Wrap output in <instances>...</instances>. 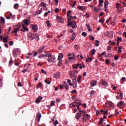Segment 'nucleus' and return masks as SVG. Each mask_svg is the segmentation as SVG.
<instances>
[{"instance_id":"obj_1","label":"nucleus","mask_w":126,"mask_h":126,"mask_svg":"<svg viewBox=\"0 0 126 126\" xmlns=\"http://www.w3.org/2000/svg\"><path fill=\"white\" fill-rule=\"evenodd\" d=\"M69 74L70 76V78L72 79V82L74 84H77V83L76 82V77H77V76L75 75V73H72L71 71H69Z\"/></svg>"},{"instance_id":"obj_2","label":"nucleus","mask_w":126,"mask_h":126,"mask_svg":"<svg viewBox=\"0 0 126 126\" xmlns=\"http://www.w3.org/2000/svg\"><path fill=\"white\" fill-rule=\"evenodd\" d=\"M83 114L84 115L86 114L85 111L80 110L79 112L76 113V114L75 118L76 120H80V118L83 116Z\"/></svg>"},{"instance_id":"obj_3","label":"nucleus","mask_w":126,"mask_h":126,"mask_svg":"<svg viewBox=\"0 0 126 126\" xmlns=\"http://www.w3.org/2000/svg\"><path fill=\"white\" fill-rule=\"evenodd\" d=\"M67 26H68L69 27H70L71 26L72 29L77 28V25H76V23L74 21H73L72 22H68Z\"/></svg>"},{"instance_id":"obj_4","label":"nucleus","mask_w":126,"mask_h":126,"mask_svg":"<svg viewBox=\"0 0 126 126\" xmlns=\"http://www.w3.org/2000/svg\"><path fill=\"white\" fill-rule=\"evenodd\" d=\"M21 53V51H20V49L17 48L14 50L12 51V55L13 57L14 58H17V56L19 55Z\"/></svg>"},{"instance_id":"obj_5","label":"nucleus","mask_w":126,"mask_h":126,"mask_svg":"<svg viewBox=\"0 0 126 126\" xmlns=\"http://www.w3.org/2000/svg\"><path fill=\"white\" fill-rule=\"evenodd\" d=\"M37 33H32V32H30L29 36V39L30 40V41H33L35 38H36V36H37Z\"/></svg>"},{"instance_id":"obj_6","label":"nucleus","mask_w":126,"mask_h":126,"mask_svg":"<svg viewBox=\"0 0 126 126\" xmlns=\"http://www.w3.org/2000/svg\"><path fill=\"white\" fill-rule=\"evenodd\" d=\"M90 117V115L88 114H85L83 115V117L81 118V120H82V123H85L86 121H88L89 120V117Z\"/></svg>"},{"instance_id":"obj_7","label":"nucleus","mask_w":126,"mask_h":126,"mask_svg":"<svg viewBox=\"0 0 126 126\" xmlns=\"http://www.w3.org/2000/svg\"><path fill=\"white\" fill-rule=\"evenodd\" d=\"M47 60L48 63H53L56 60V57L55 56H53L52 54H50Z\"/></svg>"},{"instance_id":"obj_8","label":"nucleus","mask_w":126,"mask_h":126,"mask_svg":"<svg viewBox=\"0 0 126 126\" xmlns=\"http://www.w3.org/2000/svg\"><path fill=\"white\" fill-rule=\"evenodd\" d=\"M56 19L57 22H59V23H63V22H64V20L63 17L57 16Z\"/></svg>"},{"instance_id":"obj_9","label":"nucleus","mask_w":126,"mask_h":126,"mask_svg":"<svg viewBox=\"0 0 126 126\" xmlns=\"http://www.w3.org/2000/svg\"><path fill=\"white\" fill-rule=\"evenodd\" d=\"M22 27L23 29L21 30V31H22V32H28L29 31V29L26 28L24 24H23Z\"/></svg>"},{"instance_id":"obj_10","label":"nucleus","mask_w":126,"mask_h":126,"mask_svg":"<svg viewBox=\"0 0 126 126\" xmlns=\"http://www.w3.org/2000/svg\"><path fill=\"white\" fill-rule=\"evenodd\" d=\"M41 118H42V115H41V113H37L36 114V119L37 120L38 123L40 122L41 120Z\"/></svg>"},{"instance_id":"obj_11","label":"nucleus","mask_w":126,"mask_h":126,"mask_svg":"<svg viewBox=\"0 0 126 126\" xmlns=\"http://www.w3.org/2000/svg\"><path fill=\"white\" fill-rule=\"evenodd\" d=\"M61 76V73L60 72H56L55 74L53 75V77L54 78H57L58 79L59 77Z\"/></svg>"},{"instance_id":"obj_12","label":"nucleus","mask_w":126,"mask_h":126,"mask_svg":"<svg viewBox=\"0 0 126 126\" xmlns=\"http://www.w3.org/2000/svg\"><path fill=\"white\" fill-rule=\"evenodd\" d=\"M100 83L103 86H108V82H107L106 81L104 80L103 79H102L100 80Z\"/></svg>"},{"instance_id":"obj_13","label":"nucleus","mask_w":126,"mask_h":126,"mask_svg":"<svg viewBox=\"0 0 126 126\" xmlns=\"http://www.w3.org/2000/svg\"><path fill=\"white\" fill-rule=\"evenodd\" d=\"M91 86L92 87H94V86H96L97 85V81L92 80L90 82Z\"/></svg>"},{"instance_id":"obj_14","label":"nucleus","mask_w":126,"mask_h":126,"mask_svg":"<svg viewBox=\"0 0 126 126\" xmlns=\"http://www.w3.org/2000/svg\"><path fill=\"white\" fill-rule=\"evenodd\" d=\"M42 99H43V97H42V96L38 97L36 98V99L35 100V103H36V104H39V103H40V102L41 101V100H42Z\"/></svg>"},{"instance_id":"obj_15","label":"nucleus","mask_w":126,"mask_h":126,"mask_svg":"<svg viewBox=\"0 0 126 126\" xmlns=\"http://www.w3.org/2000/svg\"><path fill=\"white\" fill-rule=\"evenodd\" d=\"M32 30H33L34 32H36V31L38 30V26H37L36 25L34 26L33 25H32Z\"/></svg>"},{"instance_id":"obj_16","label":"nucleus","mask_w":126,"mask_h":126,"mask_svg":"<svg viewBox=\"0 0 126 126\" xmlns=\"http://www.w3.org/2000/svg\"><path fill=\"white\" fill-rule=\"evenodd\" d=\"M57 61H58V63H57L58 66H62V65H63V60L57 59Z\"/></svg>"},{"instance_id":"obj_17","label":"nucleus","mask_w":126,"mask_h":126,"mask_svg":"<svg viewBox=\"0 0 126 126\" xmlns=\"http://www.w3.org/2000/svg\"><path fill=\"white\" fill-rule=\"evenodd\" d=\"M63 85H64V87H65V89H66V90H68V89H69L68 84H67L66 82H63Z\"/></svg>"},{"instance_id":"obj_18","label":"nucleus","mask_w":126,"mask_h":126,"mask_svg":"<svg viewBox=\"0 0 126 126\" xmlns=\"http://www.w3.org/2000/svg\"><path fill=\"white\" fill-rule=\"evenodd\" d=\"M63 59V53H59L58 60H62Z\"/></svg>"},{"instance_id":"obj_19","label":"nucleus","mask_w":126,"mask_h":126,"mask_svg":"<svg viewBox=\"0 0 126 126\" xmlns=\"http://www.w3.org/2000/svg\"><path fill=\"white\" fill-rule=\"evenodd\" d=\"M80 64L79 63H77V64H74L72 65V67L74 69H77L78 67H79Z\"/></svg>"},{"instance_id":"obj_20","label":"nucleus","mask_w":126,"mask_h":126,"mask_svg":"<svg viewBox=\"0 0 126 126\" xmlns=\"http://www.w3.org/2000/svg\"><path fill=\"white\" fill-rule=\"evenodd\" d=\"M124 104H125V102H124L123 101H121L118 103L117 106L118 107H121L122 106H124Z\"/></svg>"},{"instance_id":"obj_21","label":"nucleus","mask_w":126,"mask_h":126,"mask_svg":"<svg viewBox=\"0 0 126 126\" xmlns=\"http://www.w3.org/2000/svg\"><path fill=\"white\" fill-rule=\"evenodd\" d=\"M45 49V46H43L42 47H40L39 49L37 50L38 53H42L43 50Z\"/></svg>"},{"instance_id":"obj_22","label":"nucleus","mask_w":126,"mask_h":126,"mask_svg":"<svg viewBox=\"0 0 126 126\" xmlns=\"http://www.w3.org/2000/svg\"><path fill=\"white\" fill-rule=\"evenodd\" d=\"M76 37V35H75V33L73 32L72 34V37L70 38L72 41H74V39Z\"/></svg>"},{"instance_id":"obj_23","label":"nucleus","mask_w":126,"mask_h":126,"mask_svg":"<svg viewBox=\"0 0 126 126\" xmlns=\"http://www.w3.org/2000/svg\"><path fill=\"white\" fill-rule=\"evenodd\" d=\"M8 39V37L7 36H4L3 37V40L2 42L3 43H7V40Z\"/></svg>"},{"instance_id":"obj_24","label":"nucleus","mask_w":126,"mask_h":126,"mask_svg":"<svg viewBox=\"0 0 126 126\" xmlns=\"http://www.w3.org/2000/svg\"><path fill=\"white\" fill-rule=\"evenodd\" d=\"M86 27H87L88 31H89V32H92V29H91V27H90V25L87 24Z\"/></svg>"},{"instance_id":"obj_25","label":"nucleus","mask_w":126,"mask_h":126,"mask_svg":"<svg viewBox=\"0 0 126 126\" xmlns=\"http://www.w3.org/2000/svg\"><path fill=\"white\" fill-rule=\"evenodd\" d=\"M0 23L2 24H4L5 22V20L4 19V18H3V17H1L0 19Z\"/></svg>"},{"instance_id":"obj_26","label":"nucleus","mask_w":126,"mask_h":126,"mask_svg":"<svg viewBox=\"0 0 126 126\" xmlns=\"http://www.w3.org/2000/svg\"><path fill=\"white\" fill-rule=\"evenodd\" d=\"M23 22L24 25H28V23H29V21L28 20H24Z\"/></svg>"},{"instance_id":"obj_27","label":"nucleus","mask_w":126,"mask_h":126,"mask_svg":"<svg viewBox=\"0 0 126 126\" xmlns=\"http://www.w3.org/2000/svg\"><path fill=\"white\" fill-rule=\"evenodd\" d=\"M120 42H123V38L122 37H118L117 39V43H120Z\"/></svg>"},{"instance_id":"obj_28","label":"nucleus","mask_w":126,"mask_h":126,"mask_svg":"<svg viewBox=\"0 0 126 126\" xmlns=\"http://www.w3.org/2000/svg\"><path fill=\"white\" fill-rule=\"evenodd\" d=\"M90 95H91V96H93V95H95V94H96V91H94V90H92V91L90 92Z\"/></svg>"},{"instance_id":"obj_29","label":"nucleus","mask_w":126,"mask_h":126,"mask_svg":"<svg viewBox=\"0 0 126 126\" xmlns=\"http://www.w3.org/2000/svg\"><path fill=\"white\" fill-rule=\"evenodd\" d=\"M17 31L19 32V28L14 29V31H12V33L14 34V33H17Z\"/></svg>"},{"instance_id":"obj_30","label":"nucleus","mask_w":126,"mask_h":126,"mask_svg":"<svg viewBox=\"0 0 126 126\" xmlns=\"http://www.w3.org/2000/svg\"><path fill=\"white\" fill-rule=\"evenodd\" d=\"M68 18H67V21L68 22H71L70 21H71V20L73 19V17L70 16L68 17Z\"/></svg>"},{"instance_id":"obj_31","label":"nucleus","mask_w":126,"mask_h":126,"mask_svg":"<svg viewBox=\"0 0 126 126\" xmlns=\"http://www.w3.org/2000/svg\"><path fill=\"white\" fill-rule=\"evenodd\" d=\"M104 121V119L103 118H100V121L98 122V125H103V122Z\"/></svg>"},{"instance_id":"obj_32","label":"nucleus","mask_w":126,"mask_h":126,"mask_svg":"<svg viewBox=\"0 0 126 126\" xmlns=\"http://www.w3.org/2000/svg\"><path fill=\"white\" fill-rule=\"evenodd\" d=\"M121 4L120 3H116V8L118 10H120V6H121Z\"/></svg>"},{"instance_id":"obj_33","label":"nucleus","mask_w":126,"mask_h":126,"mask_svg":"<svg viewBox=\"0 0 126 126\" xmlns=\"http://www.w3.org/2000/svg\"><path fill=\"white\" fill-rule=\"evenodd\" d=\"M43 8H41V9L36 11V14H41L42 13V11H43Z\"/></svg>"},{"instance_id":"obj_34","label":"nucleus","mask_w":126,"mask_h":126,"mask_svg":"<svg viewBox=\"0 0 126 126\" xmlns=\"http://www.w3.org/2000/svg\"><path fill=\"white\" fill-rule=\"evenodd\" d=\"M32 54L33 56V57H36V56H37V55H38V52H37V51H32Z\"/></svg>"},{"instance_id":"obj_35","label":"nucleus","mask_w":126,"mask_h":126,"mask_svg":"<svg viewBox=\"0 0 126 126\" xmlns=\"http://www.w3.org/2000/svg\"><path fill=\"white\" fill-rule=\"evenodd\" d=\"M110 32H106L104 35V36H106V37H109V35H110Z\"/></svg>"},{"instance_id":"obj_36","label":"nucleus","mask_w":126,"mask_h":126,"mask_svg":"<svg viewBox=\"0 0 126 126\" xmlns=\"http://www.w3.org/2000/svg\"><path fill=\"white\" fill-rule=\"evenodd\" d=\"M95 53H96V50H95V49H93L91 50V55H95Z\"/></svg>"},{"instance_id":"obj_37","label":"nucleus","mask_w":126,"mask_h":126,"mask_svg":"<svg viewBox=\"0 0 126 126\" xmlns=\"http://www.w3.org/2000/svg\"><path fill=\"white\" fill-rule=\"evenodd\" d=\"M108 4H109V1L105 0L104 2V6L108 7Z\"/></svg>"},{"instance_id":"obj_38","label":"nucleus","mask_w":126,"mask_h":126,"mask_svg":"<svg viewBox=\"0 0 126 126\" xmlns=\"http://www.w3.org/2000/svg\"><path fill=\"white\" fill-rule=\"evenodd\" d=\"M44 82L47 83V84H51V81H48V79H46L44 81Z\"/></svg>"},{"instance_id":"obj_39","label":"nucleus","mask_w":126,"mask_h":126,"mask_svg":"<svg viewBox=\"0 0 126 126\" xmlns=\"http://www.w3.org/2000/svg\"><path fill=\"white\" fill-rule=\"evenodd\" d=\"M41 6H43V7H45V6H47V4H46V3L42 2L41 3Z\"/></svg>"},{"instance_id":"obj_40","label":"nucleus","mask_w":126,"mask_h":126,"mask_svg":"<svg viewBox=\"0 0 126 126\" xmlns=\"http://www.w3.org/2000/svg\"><path fill=\"white\" fill-rule=\"evenodd\" d=\"M82 78V77L81 76H79L78 78V79H77V82H78L79 83V82H80L81 81V79Z\"/></svg>"},{"instance_id":"obj_41","label":"nucleus","mask_w":126,"mask_h":126,"mask_svg":"<svg viewBox=\"0 0 126 126\" xmlns=\"http://www.w3.org/2000/svg\"><path fill=\"white\" fill-rule=\"evenodd\" d=\"M67 82H68L69 85H70V86H71V85H72V84H71V80H70V79H68L67 81Z\"/></svg>"},{"instance_id":"obj_42","label":"nucleus","mask_w":126,"mask_h":126,"mask_svg":"<svg viewBox=\"0 0 126 126\" xmlns=\"http://www.w3.org/2000/svg\"><path fill=\"white\" fill-rule=\"evenodd\" d=\"M89 37L91 39L92 41H94L95 40V38H94V37H93V35H89Z\"/></svg>"},{"instance_id":"obj_43","label":"nucleus","mask_w":126,"mask_h":126,"mask_svg":"<svg viewBox=\"0 0 126 126\" xmlns=\"http://www.w3.org/2000/svg\"><path fill=\"white\" fill-rule=\"evenodd\" d=\"M87 63H89V62H92V58H90L86 60Z\"/></svg>"},{"instance_id":"obj_44","label":"nucleus","mask_w":126,"mask_h":126,"mask_svg":"<svg viewBox=\"0 0 126 126\" xmlns=\"http://www.w3.org/2000/svg\"><path fill=\"white\" fill-rule=\"evenodd\" d=\"M104 21H105V20H104V19H102L101 20L100 19H99V21H98V22L99 23H102V24H104Z\"/></svg>"},{"instance_id":"obj_45","label":"nucleus","mask_w":126,"mask_h":126,"mask_svg":"<svg viewBox=\"0 0 126 126\" xmlns=\"http://www.w3.org/2000/svg\"><path fill=\"white\" fill-rule=\"evenodd\" d=\"M118 53H122V46L118 47Z\"/></svg>"},{"instance_id":"obj_46","label":"nucleus","mask_w":126,"mask_h":126,"mask_svg":"<svg viewBox=\"0 0 126 126\" xmlns=\"http://www.w3.org/2000/svg\"><path fill=\"white\" fill-rule=\"evenodd\" d=\"M82 35L83 36V37H86L87 36V33L86 32H83L82 33Z\"/></svg>"},{"instance_id":"obj_47","label":"nucleus","mask_w":126,"mask_h":126,"mask_svg":"<svg viewBox=\"0 0 126 126\" xmlns=\"http://www.w3.org/2000/svg\"><path fill=\"white\" fill-rule=\"evenodd\" d=\"M70 13H71V10H68L67 14V16H70Z\"/></svg>"},{"instance_id":"obj_48","label":"nucleus","mask_w":126,"mask_h":126,"mask_svg":"<svg viewBox=\"0 0 126 126\" xmlns=\"http://www.w3.org/2000/svg\"><path fill=\"white\" fill-rule=\"evenodd\" d=\"M19 4L17 3H16L14 4V8H15V9H17V6H18Z\"/></svg>"},{"instance_id":"obj_49","label":"nucleus","mask_w":126,"mask_h":126,"mask_svg":"<svg viewBox=\"0 0 126 126\" xmlns=\"http://www.w3.org/2000/svg\"><path fill=\"white\" fill-rule=\"evenodd\" d=\"M58 124H59V121L58 120H56L55 122H54V126H56Z\"/></svg>"},{"instance_id":"obj_50","label":"nucleus","mask_w":126,"mask_h":126,"mask_svg":"<svg viewBox=\"0 0 126 126\" xmlns=\"http://www.w3.org/2000/svg\"><path fill=\"white\" fill-rule=\"evenodd\" d=\"M42 86V83H39L38 85L36 86L37 88H39V87H41Z\"/></svg>"},{"instance_id":"obj_51","label":"nucleus","mask_w":126,"mask_h":126,"mask_svg":"<svg viewBox=\"0 0 126 126\" xmlns=\"http://www.w3.org/2000/svg\"><path fill=\"white\" fill-rule=\"evenodd\" d=\"M43 64H44V63H42V62H38L37 63V65H40V66L41 65H43Z\"/></svg>"},{"instance_id":"obj_52","label":"nucleus","mask_w":126,"mask_h":126,"mask_svg":"<svg viewBox=\"0 0 126 126\" xmlns=\"http://www.w3.org/2000/svg\"><path fill=\"white\" fill-rule=\"evenodd\" d=\"M103 10L105 11V12H108V7H104Z\"/></svg>"},{"instance_id":"obj_53","label":"nucleus","mask_w":126,"mask_h":126,"mask_svg":"<svg viewBox=\"0 0 126 126\" xmlns=\"http://www.w3.org/2000/svg\"><path fill=\"white\" fill-rule=\"evenodd\" d=\"M69 108H72V107H74V108H75V105H74V104H72L71 103L70 104H69Z\"/></svg>"},{"instance_id":"obj_54","label":"nucleus","mask_w":126,"mask_h":126,"mask_svg":"<svg viewBox=\"0 0 126 126\" xmlns=\"http://www.w3.org/2000/svg\"><path fill=\"white\" fill-rule=\"evenodd\" d=\"M12 63H13V61L11 59L9 62V64H12Z\"/></svg>"},{"instance_id":"obj_55","label":"nucleus","mask_w":126,"mask_h":126,"mask_svg":"<svg viewBox=\"0 0 126 126\" xmlns=\"http://www.w3.org/2000/svg\"><path fill=\"white\" fill-rule=\"evenodd\" d=\"M96 116H98V115H101V114H100V112L98 110H96Z\"/></svg>"},{"instance_id":"obj_56","label":"nucleus","mask_w":126,"mask_h":126,"mask_svg":"<svg viewBox=\"0 0 126 126\" xmlns=\"http://www.w3.org/2000/svg\"><path fill=\"white\" fill-rule=\"evenodd\" d=\"M46 24L48 26V27H50V21H49L48 20L46 21Z\"/></svg>"},{"instance_id":"obj_57","label":"nucleus","mask_w":126,"mask_h":126,"mask_svg":"<svg viewBox=\"0 0 126 126\" xmlns=\"http://www.w3.org/2000/svg\"><path fill=\"white\" fill-rule=\"evenodd\" d=\"M41 72H42V73H44V74H47V72L44 70V69H42L41 70Z\"/></svg>"},{"instance_id":"obj_58","label":"nucleus","mask_w":126,"mask_h":126,"mask_svg":"<svg viewBox=\"0 0 126 126\" xmlns=\"http://www.w3.org/2000/svg\"><path fill=\"white\" fill-rule=\"evenodd\" d=\"M44 54H41L38 56L39 59H42V58H44Z\"/></svg>"},{"instance_id":"obj_59","label":"nucleus","mask_w":126,"mask_h":126,"mask_svg":"<svg viewBox=\"0 0 126 126\" xmlns=\"http://www.w3.org/2000/svg\"><path fill=\"white\" fill-rule=\"evenodd\" d=\"M109 59L105 60V63L106 64H109Z\"/></svg>"},{"instance_id":"obj_60","label":"nucleus","mask_w":126,"mask_h":126,"mask_svg":"<svg viewBox=\"0 0 126 126\" xmlns=\"http://www.w3.org/2000/svg\"><path fill=\"white\" fill-rule=\"evenodd\" d=\"M103 115H108V110H106L105 111H103Z\"/></svg>"},{"instance_id":"obj_61","label":"nucleus","mask_w":126,"mask_h":126,"mask_svg":"<svg viewBox=\"0 0 126 126\" xmlns=\"http://www.w3.org/2000/svg\"><path fill=\"white\" fill-rule=\"evenodd\" d=\"M18 86H20V87L23 86V85H22V84L20 82H18Z\"/></svg>"},{"instance_id":"obj_62","label":"nucleus","mask_w":126,"mask_h":126,"mask_svg":"<svg viewBox=\"0 0 126 126\" xmlns=\"http://www.w3.org/2000/svg\"><path fill=\"white\" fill-rule=\"evenodd\" d=\"M99 3H104V0H99Z\"/></svg>"},{"instance_id":"obj_63","label":"nucleus","mask_w":126,"mask_h":126,"mask_svg":"<svg viewBox=\"0 0 126 126\" xmlns=\"http://www.w3.org/2000/svg\"><path fill=\"white\" fill-rule=\"evenodd\" d=\"M94 11H98V8H97V7H94Z\"/></svg>"},{"instance_id":"obj_64","label":"nucleus","mask_w":126,"mask_h":126,"mask_svg":"<svg viewBox=\"0 0 126 126\" xmlns=\"http://www.w3.org/2000/svg\"><path fill=\"white\" fill-rule=\"evenodd\" d=\"M51 106H55V102L54 101H52L51 103Z\"/></svg>"}]
</instances>
